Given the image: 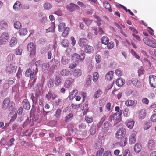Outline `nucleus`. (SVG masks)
<instances>
[{
  "label": "nucleus",
  "mask_w": 156,
  "mask_h": 156,
  "mask_svg": "<svg viewBox=\"0 0 156 156\" xmlns=\"http://www.w3.org/2000/svg\"><path fill=\"white\" fill-rule=\"evenodd\" d=\"M15 106L14 103L10 101L9 98H5L2 104V107L3 110H7L8 111L12 110Z\"/></svg>",
  "instance_id": "nucleus-1"
},
{
  "label": "nucleus",
  "mask_w": 156,
  "mask_h": 156,
  "mask_svg": "<svg viewBox=\"0 0 156 156\" xmlns=\"http://www.w3.org/2000/svg\"><path fill=\"white\" fill-rule=\"evenodd\" d=\"M38 72L37 68L36 67L35 69H33L32 70L31 69H28L26 71L25 75L26 77H29L30 76L31 79L34 78L35 75L37 74Z\"/></svg>",
  "instance_id": "nucleus-2"
},
{
  "label": "nucleus",
  "mask_w": 156,
  "mask_h": 156,
  "mask_svg": "<svg viewBox=\"0 0 156 156\" xmlns=\"http://www.w3.org/2000/svg\"><path fill=\"white\" fill-rule=\"evenodd\" d=\"M9 39V35L8 33L4 32L1 35L0 37V43L1 44H4Z\"/></svg>",
  "instance_id": "nucleus-3"
},
{
  "label": "nucleus",
  "mask_w": 156,
  "mask_h": 156,
  "mask_svg": "<svg viewBox=\"0 0 156 156\" xmlns=\"http://www.w3.org/2000/svg\"><path fill=\"white\" fill-rule=\"evenodd\" d=\"M17 69V66L12 64L8 65L6 68V73L8 74L15 73Z\"/></svg>",
  "instance_id": "nucleus-4"
},
{
  "label": "nucleus",
  "mask_w": 156,
  "mask_h": 156,
  "mask_svg": "<svg viewBox=\"0 0 156 156\" xmlns=\"http://www.w3.org/2000/svg\"><path fill=\"white\" fill-rule=\"evenodd\" d=\"M126 133V130L125 128H121L117 131L116 133V137L118 139H122L124 138Z\"/></svg>",
  "instance_id": "nucleus-5"
},
{
  "label": "nucleus",
  "mask_w": 156,
  "mask_h": 156,
  "mask_svg": "<svg viewBox=\"0 0 156 156\" xmlns=\"http://www.w3.org/2000/svg\"><path fill=\"white\" fill-rule=\"evenodd\" d=\"M27 49L30 52V55L31 56H33L35 54L36 48L33 43L30 42L28 44Z\"/></svg>",
  "instance_id": "nucleus-6"
},
{
  "label": "nucleus",
  "mask_w": 156,
  "mask_h": 156,
  "mask_svg": "<svg viewBox=\"0 0 156 156\" xmlns=\"http://www.w3.org/2000/svg\"><path fill=\"white\" fill-rule=\"evenodd\" d=\"M149 83L150 86L153 88L156 87V76L151 75L149 77Z\"/></svg>",
  "instance_id": "nucleus-7"
},
{
  "label": "nucleus",
  "mask_w": 156,
  "mask_h": 156,
  "mask_svg": "<svg viewBox=\"0 0 156 156\" xmlns=\"http://www.w3.org/2000/svg\"><path fill=\"white\" fill-rule=\"evenodd\" d=\"M143 41L144 43L147 45L153 47H156L155 43L152 40L146 37L144 38Z\"/></svg>",
  "instance_id": "nucleus-8"
},
{
  "label": "nucleus",
  "mask_w": 156,
  "mask_h": 156,
  "mask_svg": "<svg viewBox=\"0 0 156 156\" xmlns=\"http://www.w3.org/2000/svg\"><path fill=\"white\" fill-rule=\"evenodd\" d=\"M155 142L153 139H150L148 142L147 147L149 150H153L156 146Z\"/></svg>",
  "instance_id": "nucleus-9"
},
{
  "label": "nucleus",
  "mask_w": 156,
  "mask_h": 156,
  "mask_svg": "<svg viewBox=\"0 0 156 156\" xmlns=\"http://www.w3.org/2000/svg\"><path fill=\"white\" fill-rule=\"evenodd\" d=\"M66 8L68 11L72 12L79 9V7L76 4L71 3L67 6Z\"/></svg>",
  "instance_id": "nucleus-10"
},
{
  "label": "nucleus",
  "mask_w": 156,
  "mask_h": 156,
  "mask_svg": "<svg viewBox=\"0 0 156 156\" xmlns=\"http://www.w3.org/2000/svg\"><path fill=\"white\" fill-rule=\"evenodd\" d=\"M136 132L134 131L131 133L129 138V142L130 144H133L135 143L136 141Z\"/></svg>",
  "instance_id": "nucleus-11"
},
{
  "label": "nucleus",
  "mask_w": 156,
  "mask_h": 156,
  "mask_svg": "<svg viewBox=\"0 0 156 156\" xmlns=\"http://www.w3.org/2000/svg\"><path fill=\"white\" fill-rule=\"evenodd\" d=\"M135 122L133 119H129L126 120L125 122L126 125L128 128L132 129L134 126Z\"/></svg>",
  "instance_id": "nucleus-12"
},
{
  "label": "nucleus",
  "mask_w": 156,
  "mask_h": 156,
  "mask_svg": "<svg viewBox=\"0 0 156 156\" xmlns=\"http://www.w3.org/2000/svg\"><path fill=\"white\" fill-rule=\"evenodd\" d=\"M70 56L69 55H66L63 56L62 57L61 62L63 65H66L67 64L69 60L70 59Z\"/></svg>",
  "instance_id": "nucleus-13"
},
{
  "label": "nucleus",
  "mask_w": 156,
  "mask_h": 156,
  "mask_svg": "<svg viewBox=\"0 0 156 156\" xmlns=\"http://www.w3.org/2000/svg\"><path fill=\"white\" fill-rule=\"evenodd\" d=\"M52 68L54 69H56L60 65L58 61L55 59H52L50 62Z\"/></svg>",
  "instance_id": "nucleus-14"
},
{
  "label": "nucleus",
  "mask_w": 156,
  "mask_h": 156,
  "mask_svg": "<svg viewBox=\"0 0 156 156\" xmlns=\"http://www.w3.org/2000/svg\"><path fill=\"white\" fill-rule=\"evenodd\" d=\"M17 39L15 37H13L9 41V45L10 47H13L17 45Z\"/></svg>",
  "instance_id": "nucleus-15"
},
{
  "label": "nucleus",
  "mask_w": 156,
  "mask_h": 156,
  "mask_svg": "<svg viewBox=\"0 0 156 156\" xmlns=\"http://www.w3.org/2000/svg\"><path fill=\"white\" fill-rule=\"evenodd\" d=\"M121 112L115 113L112 116V120L115 122L119 121L121 119Z\"/></svg>",
  "instance_id": "nucleus-16"
},
{
  "label": "nucleus",
  "mask_w": 156,
  "mask_h": 156,
  "mask_svg": "<svg viewBox=\"0 0 156 156\" xmlns=\"http://www.w3.org/2000/svg\"><path fill=\"white\" fill-rule=\"evenodd\" d=\"M131 82L132 84L135 87H140L141 86V83L137 79L133 78L131 80Z\"/></svg>",
  "instance_id": "nucleus-17"
},
{
  "label": "nucleus",
  "mask_w": 156,
  "mask_h": 156,
  "mask_svg": "<svg viewBox=\"0 0 156 156\" xmlns=\"http://www.w3.org/2000/svg\"><path fill=\"white\" fill-rule=\"evenodd\" d=\"M22 104L23 108L25 109L28 110L30 109V106L27 99H25L23 100Z\"/></svg>",
  "instance_id": "nucleus-18"
},
{
  "label": "nucleus",
  "mask_w": 156,
  "mask_h": 156,
  "mask_svg": "<svg viewBox=\"0 0 156 156\" xmlns=\"http://www.w3.org/2000/svg\"><path fill=\"white\" fill-rule=\"evenodd\" d=\"M74 82V80L72 78H68L65 81L64 84L66 87L69 88Z\"/></svg>",
  "instance_id": "nucleus-19"
},
{
  "label": "nucleus",
  "mask_w": 156,
  "mask_h": 156,
  "mask_svg": "<svg viewBox=\"0 0 156 156\" xmlns=\"http://www.w3.org/2000/svg\"><path fill=\"white\" fill-rule=\"evenodd\" d=\"M8 27L7 23L4 20L0 22V28L3 30H6Z\"/></svg>",
  "instance_id": "nucleus-20"
},
{
  "label": "nucleus",
  "mask_w": 156,
  "mask_h": 156,
  "mask_svg": "<svg viewBox=\"0 0 156 156\" xmlns=\"http://www.w3.org/2000/svg\"><path fill=\"white\" fill-rule=\"evenodd\" d=\"M141 145L140 143H137L135 144L134 147V151L136 153H139L141 151Z\"/></svg>",
  "instance_id": "nucleus-21"
},
{
  "label": "nucleus",
  "mask_w": 156,
  "mask_h": 156,
  "mask_svg": "<svg viewBox=\"0 0 156 156\" xmlns=\"http://www.w3.org/2000/svg\"><path fill=\"white\" fill-rule=\"evenodd\" d=\"M104 126L103 129L105 130V133L107 134L106 132L110 129L112 125L109 122L106 121L104 123Z\"/></svg>",
  "instance_id": "nucleus-22"
},
{
  "label": "nucleus",
  "mask_w": 156,
  "mask_h": 156,
  "mask_svg": "<svg viewBox=\"0 0 156 156\" xmlns=\"http://www.w3.org/2000/svg\"><path fill=\"white\" fill-rule=\"evenodd\" d=\"M115 83L117 86L121 87L125 84V80L122 78H120L116 80Z\"/></svg>",
  "instance_id": "nucleus-23"
},
{
  "label": "nucleus",
  "mask_w": 156,
  "mask_h": 156,
  "mask_svg": "<svg viewBox=\"0 0 156 156\" xmlns=\"http://www.w3.org/2000/svg\"><path fill=\"white\" fill-rule=\"evenodd\" d=\"M114 72L112 71L108 72L105 76V78L107 80H111L113 77Z\"/></svg>",
  "instance_id": "nucleus-24"
},
{
  "label": "nucleus",
  "mask_w": 156,
  "mask_h": 156,
  "mask_svg": "<svg viewBox=\"0 0 156 156\" xmlns=\"http://www.w3.org/2000/svg\"><path fill=\"white\" fill-rule=\"evenodd\" d=\"M87 43V40L85 38H81L79 39L78 41V44L79 46L81 47H83L86 45Z\"/></svg>",
  "instance_id": "nucleus-25"
},
{
  "label": "nucleus",
  "mask_w": 156,
  "mask_h": 156,
  "mask_svg": "<svg viewBox=\"0 0 156 156\" xmlns=\"http://www.w3.org/2000/svg\"><path fill=\"white\" fill-rule=\"evenodd\" d=\"M21 5V3L20 2L17 1L15 3L13 6V9L15 11H18L20 9Z\"/></svg>",
  "instance_id": "nucleus-26"
},
{
  "label": "nucleus",
  "mask_w": 156,
  "mask_h": 156,
  "mask_svg": "<svg viewBox=\"0 0 156 156\" xmlns=\"http://www.w3.org/2000/svg\"><path fill=\"white\" fill-rule=\"evenodd\" d=\"M70 71L65 69H62L60 71V74L63 76H68Z\"/></svg>",
  "instance_id": "nucleus-27"
},
{
  "label": "nucleus",
  "mask_w": 156,
  "mask_h": 156,
  "mask_svg": "<svg viewBox=\"0 0 156 156\" xmlns=\"http://www.w3.org/2000/svg\"><path fill=\"white\" fill-rule=\"evenodd\" d=\"M82 74V72L81 70L79 69H76L73 73V75L76 78H78Z\"/></svg>",
  "instance_id": "nucleus-28"
},
{
  "label": "nucleus",
  "mask_w": 156,
  "mask_h": 156,
  "mask_svg": "<svg viewBox=\"0 0 156 156\" xmlns=\"http://www.w3.org/2000/svg\"><path fill=\"white\" fill-rule=\"evenodd\" d=\"M102 90L100 89H98L94 93L93 98H99L102 94Z\"/></svg>",
  "instance_id": "nucleus-29"
},
{
  "label": "nucleus",
  "mask_w": 156,
  "mask_h": 156,
  "mask_svg": "<svg viewBox=\"0 0 156 156\" xmlns=\"http://www.w3.org/2000/svg\"><path fill=\"white\" fill-rule=\"evenodd\" d=\"M9 87V86L7 82L5 81L3 84L2 88L0 90L1 92L2 93L5 92Z\"/></svg>",
  "instance_id": "nucleus-30"
},
{
  "label": "nucleus",
  "mask_w": 156,
  "mask_h": 156,
  "mask_svg": "<svg viewBox=\"0 0 156 156\" xmlns=\"http://www.w3.org/2000/svg\"><path fill=\"white\" fill-rule=\"evenodd\" d=\"M42 70L44 73H46L50 69V65L47 63H44L42 65Z\"/></svg>",
  "instance_id": "nucleus-31"
},
{
  "label": "nucleus",
  "mask_w": 156,
  "mask_h": 156,
  "mask_svg": "<svg viewBox=\"0 0 156 156\" xmlns=\"http://www.w3.org/2000/svg\"><path fill=\"white\" fill-rule=\"evenodd\" d=\"M146 114L145 110L144 109H141L139 113V118L140 119H143L145 117Z\"/></svg>",
  "instance_id": "nucleus-32"
},
{
  "label": "nucleus",
  "mask_w": 156,
  "mask_h": 156,
  "mask_svg": "<svg viewBox=\"0 0 156 156\" xmlns=\"http://www.w3.org/2000/svg\"><path fill=\"white\" fill-rule=\"evenodd\" d=\"M66 24L64 23H60L58 27V30L59 32H62L67 28Z\"/></svg>",
  "instance_id": "nucleus-33"
},
{
  "label": "nucleus",
  "mask_w": 156,
  "mask_h": 156,
  "mask_svg": "<svg viewBox=\"0 0 156 156\" xmlns=\"http://www.w3.org/2000/svg\"><path fill=\"white\" fill-rule=\"evenodd\" d=\"M84 50L87 53H90L93 51V47L88 45H86L84 48Z\"/></svg>",
  "instance_id": "nucleus-34"
},
{
  "label": "nucleus",
  "mask_w": 156,
  "mask_h": 156,
  "mask_svg": "<svg viewBox=\"0 0 156 156\" xmlns=\"http://www.w3.org/2000/svg\"><path fill=\"white\" fill-rule=\"evenodd\" d=\"M125 103V104L127 106H135L136 104V102L131 100L126 101Z\"/></svg>",
  "instance_id": "nucleus-35"
},
{
  "label": "nucleus",
  "mask_w": 156,
  "mask_h": 156,
  "mask_svg": "<svg viewBox=\"0 0 156 156\" xmlns=\"http://www.w3.org/2000/svg\"><path fill=\"white\" fill-rule=\"evenodd\" d=\"M127 142V139L126 137H125L120 141L119 144L120 146L121 147H124L126 145Z\"/></svg>",
  "instance_id": "nucleus-36"
},
{
  "label": "nucleus",
  "mask_w": 156,
  "mask_h": 156,
  "mask_svg": "<svg viewBox=\"0 0 156 156\" xmlns=\"http://www.w3.org/2000/svg\"><path fill=\"white\" fill-rule=\"evenodd\" d=\"M97 127L96 126L94 125H93L91 126L90 129V134L92 135H94L96 132Z\"/></svg>",
  "instance_id": "nucleus-37"
},
{
  "label": "nucleus",
  "mask_w": 156,
  "mask_h": 156,
  "mask_svg": "<svg viewBox=\"0 0 156 156\" xmlns=\"http://www.w3.org/2000/svg\"><path fill=\"white\" fill-rule=\"evenodd\" d=\"M109 41L108 38L106 36L103 37L101 39V42L102 44L105 45H107Z\"/></svg>",
  "instance_id": "nucleus-38"
},
{
  "label": "nucleus",
  "mask_w": 156,
  "mask_h": 156,
  "mask_svg": "<svg viewBox=\"0 0 156 156\" xmlns=\"http://www.w3.org/2000/svg\"><path fill=\"white\" fill-rule=\"evenodd\" d=\"M27 30L26 28H22L20 29L19 31V34L21 35H25L27 34Z\"/></svg>",
  "instance_id": "nucleus-39"
},
{
  "label": "nucleus",
  "mask_w": 156,
  "mask_h": 156,
  "mask_svg": "<svg viewBox=\"0 0 156 156\" xmlns=\"http://www.w3.org/2000/svg\"><path fill=\"white\" fill-rule=\"evenodd\" d=\"M54 84L53 80L51 79H48L47 83L48 87L50 88L52 87L54 85Z\"/></svg>",
  "instance_id": "nucleus-40"
},
{
  "label": "nucleus",
  "mask_w": 156,
  "mask_h": 156,
  "mask_svg": "<svg viewBox=\"0 0 156 156\" xmlns=\"http://www.w3.org/2000/svg\"><path fill=\"white\" fill-rule=\"evenodd\" d=\"M62 33V35L64 37H66L68 34L69 31V27H67L65 30H64Z\"/></svg>",
  "instance_id": "nucleus-41"
},
{
  "label": "nucleus",
  "mask_w": 156,
  "mask_h": 156,
  "mask_svg": "<svg viewBox=\"0 0 156 156\" xmlns=\"http://www.w3.org/2000/svg\"><path fill=\"white\" fill-rule=\"evenodd\" d=\"M69 43L66 39H64L61 43V45L64 47H67L69 46Z\"/></svg>",
  "instance_id": "nucleus-42"
},
{
  "label": "nucleus",
  "mask_w": 156,
  "mask_h": 156,
  "mask_svg": "<svg viewBox=\"0 0 156 156\" xmlns=\"http://www.w3.org/2000/svg\"><path fill=\"white\" fill-rule=\"evenodd\" d=\"M61 77L60 76H57L55 79V83L57 85H59L61 83Z\"/></svg>",
  "instance_id": "nucleus-43"
},
{
  "label": "nucleus",
  "mask_w": 156,
  "mask_h": 156,
  "mask_svg": "<svg viewBox=\"0 0 156 156\" xmlns=\"http://www.w3.org/2000/svg\"><path fill=\"white\" fill-rule=\"evenodd\" d=\"M43 7L45 9L49 10L52 8V5L48 2H46L44 4Z\"/></svg>",
  "instance_id": "nucleus-44"
},
{
  "label": "nucleus",
  "mask_w": 156,
  "mask_h": 156,
  "mask_svg": "<svg viewBox=\"0 0 156 156\" xmlns=\"http://www.w3.org/2000/svg\"><path fill=\"white\" fill-rule=\"evenodd\" d=\"M80 60L81 61H82L84 59L85 54L83 51H81L80 52Z\"/></svg>",
  "instance_id": "nucleus-45"
},
{
  "label": "nucleus",
  "mask_w": 156,
  "mask_h": 156,
  "mask_svg": "<svg viewBox=\"0 0 156 156\" xmlns=\"http://www.w3.org/2000/svg\"><path fill=\"white\" fill-rule=\"evenodd\" d=\"M82 20L87 25H90L92 22V20L88 18H83Z\"/></svg>",
  "instance_id": "nucleus-46"
},
{
  "label": "nucleus",
  "mask_w": 156,
  "mask_h": 156,
  "mask_svg": "<svg viewBox=\"0 0 156 156\" xmlns=\"http://www.w3.org/2000/svg\"><path fill=\"white\" fill-rule=\"evenodd\" d=\"M73 59L75 62H77L80 60V55L78 54L75 53L72 57Z\"/></svg>",
  "instance_id": "nucleus-47"
},
{
  "label": "nucleus",
  "mask_w": 156,
  "mask_h": 156,
  "mask_svg": "<svg viewBox=\"0 0 156 156\" xmlns=\"http://www.w3.org/2000/svg\"><path fill=\"white\" fill-rule=\"evenodd\" d=\"M115 74L118 76H121L122 74V70L121 69H117L115 71Z\"/></svg>",
  "instance_id": "nucleus-48"
},
{
  "label": "nucleus",
  "mask_w": 156,
  "mask_h": 156,
  "mask_svg": "<svg viewBox=\"0 0 156 156\" xmlns=\"http://www.w3.org/2000/svg\"><path fill=\"white\" fill-rule=\"evenodd\" d=\"M99 78V75L98 72H95L93 74V80L94 82H96Z\"/></svg>",
  "instance_id": "nucleus-49"
},
{
  "label": "nucleus",
  "mask_w": 156,
  "mask_h": 156,
  "mask_svg": "<svg viewBox=\"0 0 156 156\" xmlns=\"http://www.w3.org/2000/svg\"><path fill=\"white\" fill-rule=\"evenodd\" d=\"M123 156H131L130 151L128 149H126L123 152Z\"/></svg>",
  "instance_id": "nucleus-50"
},
{
  "label": "nucleus",
  "mask_w": 156,
  "mask_h": 156,
  "mask_svg": "<svg viewBox=\"0 0 156 156\" xmlns=\"http://www.w3.org/2000/svg\"><path fill=\"white\" fill-rule=\"evenodd\" d=\"M92 76L91 75H89L87 77V80L86 82V84L87 85H89L91 83Z\"/></svg>",
  "instance_id": "nucleus-51"
},
{
  "label": "nucleus",
  "mask_w": 156,
  "mask_h": 156,
  "mask_svg": "<svg viewBox=\"0 0 156 156\" xmlns=\"http://www.w3.org/2000/svg\"><path fill=\"white\" fill-rule=\"evenodd\" d=\"M15 57V55L13 54H10L7 56V59L9 61H12Z\"/></svg>",
  "instance_id": "nucleus-52"
},
{
  "label": "nucleus",
  "mask_w": 156,
  "mask_h": 156,
  "mask_svg": "<svg viewBox=\"0 0 156 156\" xmlns=\"http://www.w3.org/2000/svg\"><path fill=\"white\" fill-rule=\"evenodd\" d=\"M14 27L15 28L19 29L21 26L20 23L19 21H16L14 23Z\"/></svg>",
  "instance_id": "nucleus-53"
},
{
  "label": "nucleus",
  "mask_w": 156,
  "mask_h": 156,
  "mask_svg": "<svg viewBox=\"0 0 156 156\" xmlns=\"http://www.w3.org/2000/svg\"><path fill=\"white\" fill-rule=\"evenodd\" d=\"M130 52L132 55L136 58L139 59L140 58V57L136 53L133 49H131Z\"/></svg>",
  "instance_id": "nucleus-54"
},
{
  "label": "nucleus",
  "mask_w": 156,
  "mask_h": 156,
  "mask_svg": "<svg viewBox=\"0 0 156 156\" xmlns=\"http://www.w3.org/2000/svg\"><path fill=\"white\" fill-rule=\"evenodd\" d=\"M151 123L150 122L146 123L144 126V130H147L151 126Z\"/></svg>",
  "instance_id": "nucleus-55"
},
{
  "label": "nucleus",
  "mask_w": 156,
  "mask_h": 156,
  "mask_svg": "<svg viewBox=\"0 0 156 156\" xmlns=\"http://www.w3.org/2000/svg\"><path fill=\"white\" fill-rule=\"evenodd\" d=\"M123 114L124 116L128 117L129 116L130 112L128 108H126L123 112Z\"/></svg>",
  "instance_id": "nucleus-56"
},
{
  "label": "nucleus",
  "mask_w": 156,
  "mask_h": 156,
  "mask_svg": "<svg viewBox=\"0 0 156 156\" xmlns=\"http://www.w3.org/2000/svg\"><path fill=\"white\" fill-rule=\"evenodd\" d=\"M61 113V110L60 109H58L56 111L55 116L58 118H59L60 117Z\"/></svg>",
  "instance_id": "nucleus-57"
},
{
  "label": "nucleus",
  "mask_w": 156,
  "mask_h": 156,
  "mask_svg": "<svg viewBox=\"0 0 156 156\" xmlns=\"http://www.w3.org/2000/svg\"><path fill=\"white\" fill-rule=\"evenodd\" d=\"M22 50L19 48H16L15 50V54L16 55H21Z\"/></svg>",
  "instance_id": "nucleus-58"
},
{
  "label": "nucleus",
  "mask_w": 156,
  "mask_h": 156,
  "mask_svg": "<svg viewBox=\"0 0 156 156\" xmlns=\"http://www.w3.org/2000/svg\"><path fill=\"white\" fill-rule=\"evenodd\" d=\"M22 71L20 67L19 68V69L16 74V76L18 78H20L22 76Z\"/></svg>",
  "instance_id": "nucleus-59"
},
{
  "label": "nucleus",
  "mask_w": 156,
  "mask_h": 156,
  "mask_svg": "<svg viewBox=\"0 0 156 156\" xmlns=\"http://www.w3.org/2000/svg\"><path fill=\"white\" fill-rule=\"evenodd\" d=\"M103 4L104 7L106 9H109L110 8V5L108 1H105L103 3Z\"/></svg>",
  "instance_id": "nucleus-60"
},
{
  "label": "nucleus",
  "mask_w": 156,
  "mask_h": 156,
  "mask_svg": "<svg viewBox=\"0 0 156 156\" xmlns=\"http://www.w3.org/2000/svg\"><path fill=\"white\" fill-rule=\"evenodd\" d=\"M107 47L109 49H112L114 46V43L112 41H111L107 44Z\"/></svg>",
  "instance_id": "nucleus-61"
},
{
  "label": "nucleus",
  "mask_w": 156,
  "mask_h": 156,
  "mask_svg": "<svg viewBox=\"0 0 156 156\" xmlns=\"http://www.w3.org/2000/svg\"><path fill=\"white\" fill-rule=\"evenodd\" d=\"M85 119L87 122L88 123H91L93 121V119L92 117L86 116L85 118Z\"/></svg>",
  "instance_id": "nucleus-62"
},
{
  "label": "nucleus",
  "mask_w": 156,
  "mask_h": 156,
  "mask_svg": "<svg viewBox=\"0 0 156 156\" xmlns=\"http://www.w3.org/2000/svg\"><path fill=\"white\" fill-rule=\"evenodd\" d=\"M104 151V149L102 148H101L97 151L96 154V156H101Z\"/></svg>",
  "instance_id": "nucleus-63"
},
{
  "label": "nucleus",
  "mask_w": 156,
  "mask_h": 156,
  "mask_svg": "<svg viewBox=\"0 0 156 156\" xmlns=\"http://www.w3.org/2000/svg\"><path fill=\"white\" fill-rule=\"evenodd\" d=\"M151 120L153 122H156V113L152 115L150 118Z\"/></svg>",
  "instance_id": "nucleus-64"
}]
</instances>
